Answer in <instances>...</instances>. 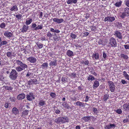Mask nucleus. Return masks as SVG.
<instances>
[{
  "label": "nucleus",
  "instance_id": "f257e3e1",
  "mask_svg": "<svg viewBox=\"0 0 129 129\" xmlns=\"http://www.w3.org/2000/svg\"><path fill=\"white\" fill-rule=\"evenodd\" d=\"M17 76V73L15 69L12 70L10 73V77L13 80H15Z\"/></svg>",
  "mask_w": 129,
  "mask_h": 129
},
{
  "label": "nucleus",
  "instance_id": "f03ea898",
  "mask_svg": "<svg viewBox=\"0 0 129 129\" xmlns=\"http://www.w3.org/2000/svg\"><path fill=\"white\" fill-rule=\"evenodd\" d=\"M109 45L112 47H115L117 46L116 41L113 37H111L109 39Z\"/></svg>",
  "mask_w": 129,
  "mask_h": 129
},
{
  "label": "nucleus",
  "instance_id": "7ed1b4c3",
  "mask_svg": "<svg viewBox=\"0 0 129 129\" xmlns=\"http://www.w3.org/2000/svg\"><path fill=\"white\" fill-rule=\"evenodd\" d=\"M129 16V8L126 7L124 9V12L121 15V17L122 18H124L126 16Z\"/></svg>",
  "mask_w": 129,
  "mask_h": 129
},
{
  "label": "nucleus",
  "instance_id": "20e7f679",
  "mask_svg": "<svg viewBox=\"0 0 129 129\" xmlns=\"http://www.w3.org/2000/svg\"><path fill=\"white\" fill-rule=\"evenodd\" d=\"M114 35L119 39H122V34L119 30H116L115 31L114 33Z\"/></svg>",
  "mask_w": 129,
  "mask_h": 129
},
{
  "label": "nucleus",
  "instance_id": "39448f33",
  "mask_svg": "<svg viewBox=\"0 0 129 129\" xmlns=\"http://www.w3.org/2000/svg\"><path fill=\"white\" fill-rule=\"evenodd\" d=\"M115 19V18L114 16H108L105 18L104 21L105 22L108 21L109 22H112L114 21Z\"/></svg>",
  "mask_w": 129,
  "mask_h": 129
},
{
  "label": "nucleus",
  "instance_id": "423d86ee",
  "mask_svg": "<svg viewBox=\"0 0 129 129\" xmlns=\"http://www.w3.org/2000/svg\"><path fill=\"white\" fill-rule=\"evenodd\" d=\"M26 98L27 100L29 101H31L35 99L33 93L32 92H30L29 94H28L26 95Z\"/></svg>",
  "mask_w": 129,
  "mask_h": 129
},
{
  "label": "nucleus",
  "instance_id": "0eeeda50",
  "mask_svg": "<svg viewBox=\"0 0 129 129\" xmlns=\"http://www.w3.org/2000/svg\"><path fill=\"white\" fill-rule=\"evenodd\" d=\"M61 123H64L65 122H69V119L67 117H61Z\"/></svg>",
  "mask_w": 129,
  "mask_h": 129
},
{
  "label": "nucleus",
  "instance_id": "6e6552de",
  "mask_svg": "<svg viewBox=\"0 0 129 129\" xmlns=\"http://www.w3.org/2000/svg\"><path fill=\"white\" fill-rule=\"evenodd\" d=\"M52 19L54 22H56L58 23H61L64 21V20L63 19H58L56 18H53Z\"/></svg>",
  "mask_w": 129,
  "mask_h": 129
},
{
  "label": "nucleus",
  "instance_id": "1a4fd4ad",
  "mask_svg": "<svg viewBox=\"0 0 129 129\" xmlns=\"http://www.w3.org/2000/svg\"><path fill=\"white\" fill-rule=\"evenodd\" d=\"M4 34L5 37L8 38L11 37L13 35L11 33L8 31H5Z\"/></svg>",
  "mask_w": 129,
  "mask_h": 129
},
{
  "label": "nucleus",
  "instance_id": "9d476101",
  "mask_svg": "<svg viewBox=\"0 0 129 129\" xmlns=\"http://www.w3.org/2000/svg\"><path fill=\"white\" fill-rule=\"evenodd\" d=\"M27 60L31 63H34L37 61L36 59V58L32 57L27 58Z\"/></svg>",
  "mask_w": 129,
  "mask_h": 129
},
{
  "label": "nucleus",
  "instance_id": "9b49d317",
  "mask_svg": "<svg viewBox=\"0 0 129 129\" xmlns=\"http://www.w3.org/2000/svg\"><path fill=\"white\" fill-rule=\"evenodd\" d=\"M115 125L114 124H110V125H106L105 127V129H111L112 128H114Z\"/></svg>",
  "mask_w": 129,
  "mask_h": 129
},
{
  "label": "nucleus",
  "instance_id": "f8f14e48",
  "mask_svg": "<svg viewBox=\"0 0 129 129\" xmlns=\"http://www.w3.org/2000/svg\"><path fill=\"white\" fill-rule=\"evenodd\" d=\"M123 107L125 111H126L127 110L129 111V103L124 104Z\"/></svg>",
  "mask_w": 129,
  "mask_h": 129
},
{
  "label": "nucleus",
  "instance_id": "ddd939ff",
  "mask_svg": "<svg viewBox=\"0 0 129 129\" xmlns=\"http://www.w3.org/2000/svg\"><path fill=\"white\" fill-rule=\"evenodd\" d=\"M92 58L93 59H95L96 60L98 59L99 58V53H93L92 55Z\"/></svg>",
  "mask_w": 129,
  "mask_h": 129
},
{
  "label": "nucleus",
  "instance_id": "4468645a",
  "mask_svg": "<svg viewBox=\"0 0 129 129\" xmlns=\"http://www.w3.org/2000/svg\"><path fill=\"white\" fill-rule=\"evenodd\" d=\"M122 3V2L121 0H119V1L117 2L114 4L115 6L117 7H120Z\"/></svg>",
  "mask_w": 129,
  "mask_h": 129
},
{
  "label": "nucleus",
  "instance_id": "2eb2a0df",
  "mask_svg": "<svg viewBox=\"0 0 129 129\" xmlns=\"http://www.w3.org/2000/svg\"><path fill=\"white\" fill-rule=\"evenodd\" d=\"M67 54L69 57L72 56L74 55L73 52L70 50H68L67 51Z\"/></svg>",
  "mask_w": 129,
  "mask_h": 129
},
{
  "label": "nucleus",
  "instance_id": "dca6fc26",
  "mask_svg": "<svg viewBox=\"0 0 129 129\" xmlns=\"http://www.w3.org/2000/svg\"><path fill=\"white\" fill-rule=\"evenodd\" d=\"M24 68V65L19 66L17 67L16 69L17 71L20 72Z\"/></svg>",
  "mask_w": 129,
  "mask_h": 129
},
{
  "label": "nucleus",
  "instance_id": "f3484780",
  "mask_svg": "<svg viewBox=\"0 0 129 129\" xmlns=\"http://www.w3.org/2000/svg\"><path fill=\"white\" fill-rule=\"evenodd\" d=\"M10 10L11 11L15 12L18 10V8L17 6L15 5L11 8Z\"/></svg>",
  "mask_w": 129,
  "mask_h": 129
},
{
  "label": "nucleus",
  "instance_id": "a211bd4d",
  "mask_svg": "<svg viewBox=\"0 0 129 129\" xmlns=\"http://www.w3.org/2000/svg\"><path fill=\"white\" fill-rule=\"evenodd\" d=\"M12 112L14 114L16 115L18 114L19 111L18 110L16 107H14L13 109Z\"/></svg>",
  "mask_w": 129,
  "mask_h": 129
},
{
  "label": "nucleus",
  "instance_id": "6ab92c4d",
  "mask_svg": "<svg viewBox=\"0 0 129 129\" xmlns=\"http://www.w3.org/2000/svg\"><path fill=\"white\" fill-rule=\"evenodd\" d=\"M49 65L51 67L56 66L57 65L56 60H55L54 61H51Z\"/></svg>",
  "mask_w": 129,
  "mask_h": 129
},
{
  "label": "nucleus",
  "instance_id": "aec40b11",
  "mask_svg": "<svg viewBox=\"0 0 129 129\" xmlns=\"http://www.w3.org/2000/svg\"><path fill=\"white\" fill-rule=\"evenodd\" d=\"M17 98L18 100H21L24 98V94L23 93L19 94L18 95Z\"/></svg>",
  "mask_w": 129,
  "mask_h": 129
},
{
  "label": "nucleus",
  "instance_id": "412c9836",
  "mask_svg": "<svg viewBox=\"0 0 129 129\" xmlns=\"http://www.w3.org/2000/svg\"><path fill=\"white\" fill-rule=\"evenodd\" d=\"M15 54L14 53H12V51H11L10 52H7V55L8 57H11L12 56H15Z\"/></svg>",
  "mask_w": 129,
  "mask_h": 129
},
{
  "label": "nucleus",
  "instance_id": "4be33fe9",
  "mask_svg": "<svg viewBox=\"0 0 129 129\" xmlns=\"http://www.w3.org/2000/svg\"><path fill=\"white\" fill-rule=\"evenodd\" d=\"M76 105L79 106L80 107H84L85 106L84 104L82 102H81L80 101H77L76 103Z\"/></svg>",
  "mask_w": 129,
  "mask_h": 129
},
{
  "label": "nucleus",
  "instance_id": "5701e85b",
  "mask_svg": "<svg viewBox=\"0 0 129 129\" xmlns=\"http://www.w3.org/2000/svg\"><path fill=\"white\" fill-rule=\"evenodd\" d=\"M38 104L41 106H43L46 105L45 101L43 100H41L39 101Z\"/></svg>",
  "mask_w": 129,
  "mask_h": 129
},
{
  "label": "nucleus",
  "instance_id": "b1692460",
  "mask_svg": "<svg viewBox=\"0 0 129 129\" xmlns=\"http://www.w3.org/2000/svg\"><path fill=\"white\" fill-rule=\"evenodd\" d=\"M50 31L51 32L55 33H59L60 32L59 30L57 29H54L52 28H50Z\"/></svg>",
  "mask_w": 129,
  "mask_h": 129
},
{
  "label": "nucleus",
  "instance_id": "393cba45",
  "mask_svg": "<svg viewBox=\"0 0 129 129\" xmlns=\"http://www.w3.org/2000/svg\"><path fill=\"white\" fill-rule=\"evenodd\" d=\"M99 85V83L98 81H94L93 87V88H97Z\"/></svg>",
  "mask_w": 129,
  "mask_h": 129
},
{
  "label": "nucleus",
  "instance_id": "a878e982",
  "mask_svg": "<svg viewBox=\"0 0 129 129\" xmlns=\"http://www.w3.org/2000/svg\"><path fill=\"white\" fill-rule=\"evenodd\" d=\"M62 105L63 107L67 109H69L70 108H71L70 106H69V105L66 102H64L62 104Z\"/></svg>",
  "mask_w": 129,
  "mask_h": 129
},
{
  "label": "nucleus",
  "instance_id": "bb28decb",
  "mask_svg": "<svg viewBox=\"0 0 129 129\" xmlns=\"http://www.w3.org/2000/svg\"><path fill=\"white\" fill-rule=\"evenodd\" d=\"M48 67V64L47 63H43L41 65V68L43 69H45Z\"/></svg>",
  "mask_w": 129,
  "mask_h": 129
},
{
  "label": "nucleus",
  "instance_id": "cd10ccee",
  "mask_svg": "<svg viewBox=\"0 0 129 129\" xmlns=\"http://www.w3.org/2000/svg\"><path fill=\"white\" fill-rule=\"evenodd\" d=\"M77 2V0H68L67 3L68 4H71L72 3H76Z\"/></svg>",
  "mask_w": 129,
  "mask_h": 129
},
{
  "label": "nucleus",
  "instance_id": "c85d7f7f",
  "mask_svg": "<svg viewBox=\"0 0 129 129\" xmlns=\"http://www.w3.org/2000/svg\"><path fill=\"white\" fill-rule=\"evenodd\" d=\"M82 119L85 122H87L90 119L89 116H85L82 118Z\"/></svg>",
  "mask_w": 129,
  "mask_h": 129
},
{
  "label": "nucleus",
  "instance_id": "c756f323",
  "mask_svg": "<svg viewBox=\"0 0 129 129\" xmlns=\"http://www.w3.org/2000/svg\"><path fill=\"white\" fill-rule=\"evenodd\" d=\"M16 63L18 65V66H22L24 65V64H23L21 61L18 60H16Z\"/></svg>",
  "mask_w": 129,
  "mask_h": 129
},
{
  "label": "nucleus",
  "instance_id": "7c9ffc66",
  "mask_svg": "<svg viewBox=\"0 0 129 129\" xmlns=\"http://www.w3.org/2000/svg\"><path fill=\"white\" fill-rule=\"evenodd\" d=\"M123 75L125 78L128 80H129V76L126 72L124 71L123 72Z\"/></svg>",
  "mask_w": 129,
  "mask_h": 129
},
{
  "label": "nucleus",
  "instance_id": "2f4dec72",
  "mask_svg": "<svg viewBox=\"0 0 129 129\" xmlns=\"http://www.w3.org/2000/svg\"><path fill=\"white\" fill-rule=\"evenodd\" d=\"M92 111L94 112L95 114L98 115L99 113V111L96 108H93L92 109Z\"/></svg>",
  "mask_w": 129,
  "mask_h": 129
},
{
  "label": "nucleus",
  "instance_id": "473e14b6",
  "mask_svg": "<svg viewBox=\"0 0 129 129\" xmlns=\"http://www.w3.org/2000/svg\"><path fill=\"white\" fill-rule=\"evenodd\" d=\"M7 43V42L6 41H2L0 42V47H1L3 45L6 44Z\"/></svg>",
  "mask_w": 129,
  "mask_h": 129
},
{
  "label": "nucleus",
  "instance_id": "72a5a7b5",
  "mask_svg": "<svg viewBox=\"0 0 129 129\" xmlns=\"http://www.w3.org/2000/svg\"><path fill=\"white\" fill-rule=\"evenodd\" d=\"M60 117H58L55 120V122L57 124L61 123Z\"/></svg>",
  "mask_w": 129,
  "mask_h": 129
},
{
  "label": "nucleus",
  "instance_id": "f704fd0d",
  "mask_svg": "<svg viewBox=\"0 0 129 129\" xmlns=\"http://www.w3.org/2000/svg\"><path fill=\"white\" fill-rule=\"evenodd\" d=\"M39 81H28V83L29 85L32 84L33 83L35 84H39Z\"/></svg>",
  "mask_w": 129,
  "mask_h": 129
},
{
  "label": "nucleus",
  "instance_id": "c9c22d12",
  "mask_svg": "<svg viewBox=\"0 0 129 129\" xmlns=\"http://www.w3.org/2000/svg\"><path fill=\"white\" fill-rule=\"evenodd\" d=\"M109 96L108 94H105L104 95V97L103 98V100L104 101H106L108 99Z\"/></svg>",
  "mask_w": 129,
  "mask_h": 129
},
{
  "label": "nucleus",
  "instance_id": "e433bc0d",
  "mask_svg": "<svg viewBox=\"0 0 129 129\" xmlns=\"http://www.w3.org/2000/svg\"><path fill=\"white\" fill-rule=\"evenodd\" d=\"M50 95L53 98L55 99L56 96V94L53 92H51L50 93Z\"/></svg>",
  "mask_w": 129,
  "mask_h": 129
},
{
  "label": "nucleus",
  "instance_id": "4c0bfd02",
  "mask_svg": "<svg viewBox=\"0 0 129 129\" xmlns=\"http://www.w3.org/2000/svg\"><path fill=\"white\" fill-rule=\"evenodd\" d=\"M87 79L89 80L93 81L95 80V78L93 76L89 75Z\"/></svg>",
  "mask_w": 129,
  "mask_h": 129
},
{
  "label": "nucleus",
  "instance_id": "58836bf2",
  "mask_svg": "<svg viewBox=\"0 0 129 129\" xmlns=\"http://www.w3.org/2000/svg\"><path fill=\"white\" fill-rule=\"evenodd\" d=\"M32 22V19H29L26 20V23L27 25L29 24Z\"/></svg>",
  "mask_w": 129,
  "mask_h": 129
},
{
  "label": "nucleus",
  "instance_id": "ea45409f",
  "mask_svg": "<svg viewBox=\"0 0 129 129\" xmlns=\"http://www.w3.org/2000/svg\"><path fill=\"white\" fill-rule=\"evenodd\" d=\"M22 15L21 14L16 15L15 16L17 18L18 20H21V19Z\"/></svg>",
  "mask_w": 129,
  "mask_h": 129
},
{
  "label": "nucleus",
  "instance_id": "a19ab883",
  "mask_svg": "<svg viewBox=\"0 0 129 129\" xmlns=\"http://www.w3.org/2000/svg\"><path fill=\"white\" fill-rule=\"evenodd\" d=\"M120 57H121L123 58L124 59H126L128 58V57L126 55H125L123 54H121L120 55Z\"/></svg>",
  "mask_w": 129,
  "mask_h": 129
},
{
  "label": "nucleus",
  "instance_id": "79ce46f5",
  "mask_svg": "<svg viewBox=\"0 0 129 129\" xmlns=\"http://www.w3.org/2000/svg\"><path fill=\"white\" fill-rule=\"evenodd\" d=\"M70 37L73 39H75L77 37V36L75 34L71 33L70 35Z\"/></svg>",
  "mask_w": 129,
  "mask_h": 129
},
{
  "label": "nucleus",
  "instance_id": "37998d69",
  "mask_svg": "<svg viewBox=\"0 0 129 129\" xmlns=\"http://www.w3.org/2000/svg\"><path fill=\"white\" fill-rule=\"evenodd\" d=\"M43 25H38L37 27H36L35 29V30H38L39 29H41L42 28Z\"/></svg>",
  "mask_w": 129,
  "mask_h": 129
},
{
  "label": "nucleus",
  "instance_id": "c03bdc74",
  "mask_svg": "<svg viewBox=\"0 0 129 129\" xmlns=\"http://www.w3.org/2000/svg\"><path fill=\"white\" fill-rule=\"evenodd\" d=\"M108 83L110 87L111 86L113 87V86H115L113 83L112 81H108Z\"/></svg>",
  "mask_w": 129,
  "mask_h": 129
},
{
  "label": "nucleus",
  "instance_id": "a18cd8bd",
  "mask_svg": "<svg viewBox=\"0 0 129 129\" xmlns=\"http://www.w3.org/2000/svg\"><path fill=\"white\" fill-rule=\"evenodd\" d=\"M6 25L4 22H3L0 24V27L2 28H4L6 26Z\"/></svg>",
  "mask_w": 129,
  "mask_h": 129
},
{
  "label": "nucleus",
  "instance_id": "49530a36",
  "mask_svg": "<svg viewBox=\"0 0 129 129\" xmlns=\"http://www.w3.org/2000/svg\"><path fill=\"white\" fill-rule=\"evenodd\" d=\"M9 99L11 102H14L16 100V99L14 97H10L9 98Z\"/></svg>",
  "mask_w": 129,
  "mask_h": 129
},
{
  "label": "nucleus",
  "instance_id": "de8ad7c7",
  "mask_svg": "<svg viewBox=\"0 0 129 129\" xmlns=\"http://www.w3.org/2000/svg\"><path fill=\"white\" fill-rule=\"evenodd\" d=\"M115 89V86H113V87L111 86L110 87V91L112 92H113L114 91Z\"/></svg>",
  "mask_w": 129,
  "mask_h": 129
},
{
  "label": "nucleus",
  "instance_id": "09e8293b",
  "mask_svg": "<svg viewBox=\"0 0 129 129\" xmlns=\"http://www.w3.org/2000/svg\"><path fill=\"white\" fill-rule=\"evenodd\" d=\"M38 47L40 48L41 49L43 47V44L41 43H38L37 44Z\"/></svg>",
  "mask_w": 129,
  "mask_h": 129
},
{
  "label": "nucleus",
  "instance_id": "8fccbe9b",
  "mask_svg": "<svg viewBox=\"0 0 129 129\" xmlns=\"http://www.w3.org/2000/svg\"><path fill=\"white\" fill-rule=\"evenodd\" d=\"M81 62L82 63H84L85 65H88L89 64V61L88 60H86L85 61H82Z\"/></svg>",
  "mask_w": 129,
  "mask_h": 129
},
{
  "label": "nucleus",
  "instance_id": "3c124183",
  "mask_svg": "<svg viewBox=\"0 0 129 129\" xmlns=\"http://www.w3.org/2000/svg\"><path fill=\"white\" fill-rule=\"evenodd\" d=\"M70 75L72 78H74L76 77V74L75 73H71Z\"/></svg>",
  "mask_w": 129,
  "mask_h": 129
},
{
  "label": "nucleus",
  "instance_id": "603ef678",
  "mask_svg": "<svg viewBox=\"0 0 129 129\" xmlns=\"http://www.w3.org/2000/svg\"><path fill=\"white\" fill-rule=\"evenodd\" d=\"M116 112L118 114H120L121 113L122 111L120 109H119L117 110Z\"/></svg>",
  "mask_w": 129,
  "mask_h": 129
},
{
  "label": "nucleus",
  "instance_id": "864d4df0",
  "mask_svg": "<svg viewBox=\"0 0 129 129\" xmlns=\"http://www.w3.org/2000/svg\"><path fill=\"white\" fill-rule=\"evenodd\" d=\"M125 3L126 6L129 7V0H126L125 1Z\"/></svg>",
  "mask_w": 129,
  "mask_h": 129
},
{
  "label": "nucleus",
  "instance_id": "5fc2aeb1",
  "mask_svg": "<svg viewBox=\"0 0 129 129\" xmlns=\"http://www.w3.org/2000/svg\"><path fill=\"white\" fill-rule=\"evenodd\" d=\"M91 29V31H95V26H91L90 27Z\"/></svg>",
  "mask_w": 129,
  "mask_h": 129
},
{
  "label": "nucleus",
  "instance_id": "6e6d98bb",
  "mask_svg": "<svg viewBox=\"0 0 129 129\" xmlns=\"http://www.w3.org/2000/svg\"><path fill=\"white\" fill-rule=\"evenodd\" d=\"M124 48L125 49H129V44H127L123 45Z\"/></svg>",
  "mask_w": 129,
  "mask_h": 129
},
{
  "label": "nucleus",
  "instance_id": "4d7b16f0",
  "mask_svg": "<svg viewBox=\"0 0 129 129\" xmlns=\"http://www.w3.org/2000/svg\"><path fill=\"white\" fill-rule=\"evenodd\" d=\"M55 113L57 114H59L60 113V111L58 109L55 110Z\"/></svg>",
  "mask_w": 129,
  "mask_h": 129
},
{
  "label": "nucleus",
  "instance_id": "13d9d810",
  "mask_svg": "<svg viewBox=\"0 0 129 129\" xmlns=\"http://www.w3.org/2000/svg\"><path fill=\"white\" fill-rule=\"evenodd\" d=\"M53 39L55 41H58L59 40V38L57 36H54L53 37Z\"/></svg>",
  "mask_w": 129,
  "mask_h": 129
},
{
  "label": "nucleus",
  "instance_id": "bf43d9fd",
  "mask_svg": "<svg viewBox=\"0 0 129 129\" xmlns=\"http://www.w3.org/2000/svg\"><path fill=\"white\" fill-rule=\"evenodd\" d=\"M89 33L88 32H85L83 33V36H86L88 35Z\"/></svg>",
  "mask_w": 129,
  "mask_h": 129
},
{
  "label": "nucleus",
  "instance_id": "052dcab7",
  "mask_svg": "<svg viewBox=\"0 0 129 129\" xmlns=\"http://www.w3.org/2000/svg\"><path fill=\"white\" fill-rule=\"evenodd\" d=\"M103 57L105 59H106L107 57V55L104 52L103 53Z\"/></svg>",
  "mask_w": 129,
  "mask_h": 129
},
{
  "label": "nucleus",
  "instance_id": "680f3d73",
  "mask_svg": "<svg viewBox=\"0 0 129 129\" xmlns=\"http://www.w3.org/2000/svg\"><path fill=\"white\" fill-rule=\"evenodd\" d=\"M90 97H89L87 95H86V96L85 99V101L86 102H87L89 100V98Z\"/></svg>",
  "mask_w": 129,
  "mask_h": 129
},
{
  "label": "nucleus",
  "instance_id": "e2e57ef3",
  "mask_svg": "<svg viewBox=\"0 0 129 129\" xmlns=\"http://www.w3.org/2000/svg\"><path fill=\"white\" fill-rule=\"evenodd\" d=\"M128 121H129L128 118H126L123 121V122L124 123L127 122Z\"/></svg>",
  "mask_w": 129,
  "mask_h": 129
},
{
  "label": "nucleus",
  "instance_id": "0e129e2a",
  "mask_svg": "<svg viewBox=\"0 0 129 129\" xmlns=\"http://www.w3.org/2000/svg\"><path fill=\"white\" fill-rule=\"evenodd\" d=\"M5 65L3 61H0V66H3Z\"/></svg>",
  "mask_w": 129,
  "mask_h": 129
},
{
  "label": "nucleus",
  "instance_id": "69168bd1",
  "mask_svg": "<svg viewBox=\"0 0 129 129\" xmlns=\"http://www.w3.org/2000/svg\"><path fill=\"white\" fill-rule=\"evenodd\" d=\"M41 40L42 41H45L46 40V38L45 37H42L40 38Z\"/></svg>",
  "mask_w": 129,
  "mask_h": 129
},
{
  "label": "nucleus",
  "instance_id": "338daca9",
  "mask_svg": "<svg viewBox=\"0 0 129 129\" xmlns=\"http://www.w3.org/2000/svg\"><path fill=\"white\" fill-rule=\"evenodd\" d=\"M4 79V77L2 76H0V81H3V80Z\"/></svg>",
  "mask_w": 129,
  "mask_h": 129
},
{
  "label": "nucleus",
  "instance_id": "774afa93",
  "mask_svg": "<svg viewBox=\"0 0 129 129\" xmlns=\"http://www.w3.org/2000/svg\"><path fill=\"white\" fill-rule=\"evenodd\" d=\"M8 103H6L5 105V107L6 108H8Z\"/></svg>",
  "mask_w": 129,
  "mask_h": 129
}]
</instances>
